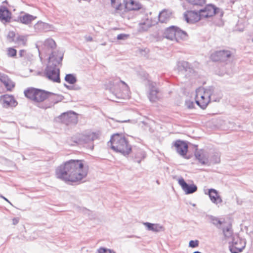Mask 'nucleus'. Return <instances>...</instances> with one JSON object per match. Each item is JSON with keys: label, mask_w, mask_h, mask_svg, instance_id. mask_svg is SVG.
Returning a JSON list of instances; mask_svg holds the SVG:
<instances>
[{"label": "nucleus", "mask_w": 253, "mask_h": 253, "mask_svg": "<svg viewBox=\"0 0 253 253\" xmlns=\"http://www.w3.org/2000/svg\"><path fill=\"white\" fill-rule=\"evenodd\" d=\"M87 173V166L79 160L67 161L56 169V177L65 182L80 181L86 176Z\"/></svg>", "instance_id": "nucleus-1"}, {"label": "nucleus", "mask_w": 253, "mask_h": 253, "mask_svg": "<svg viewBox=\"0 0 253 253\" xmlns=\"http://www.w3.org/2000/svg\"><path fill=\"white\" fill-rule=\"evenodd\" d=\"M63 58V53L60 52L58 58L53 53L51 56H49V61L44 70L45 76L50 81L60 83V70L58 65L61 64Z\"/></svg>", "instance_id": "nucleus-2"}, {"label": "nucleus", "mask_w": 253, "mask_h": 253, "mask_svg": "<svg viewBox=\"0 0 253 253\" xmlns=\"http://www.w3.org/2000/svg\"><path fill=\"white\" fill-rule=\"evenodd\" d=\"M219 8L212 4H208L198 11L190 10L184 13V17L188 23H195L203 18L210 17L217 13Z\"/></svg>", "instance_id": "nucleus-3"}, {"label": "nucleus", "mask_w": 253, "mask_h": 253, "mask_svg": "<svg viewBox=\"0 0 253 253\" xmlns=\"http://www.w3.org/2000/svg\"><path fill=\"white\" fill-rule=\"evenodd\" d=\"M108 146L125 156L128 155L131 151V147L126 137L118 133L112 135L108 142Z\"/></svg>", "instance_id": "nucleus-4"}, {"label": "nucleus", "mask_w": 253, "mask_h": 253, "mask_svg": "<svg viewBox=\"0 0 253 253\" xmlns=\"http://www.w3.org/2000/svg\"><path fill=\"white\" fill-rule=\"evenodd\" d=\"M110 90L117 99H127L129 97V88L124 81L115 79L109 82Z\"/></svg>", "instance_id": "nucleus-5"}, {"label": "nucleus", "mask_w": 253, "mask_h": 253, "mask_svg": "<svg viewBox=\"0 0 253 253\" xmlns=\"http://www.w3.org/2000/svg\"><path fill=\"white\" fill-rule=\"evenodd\" d=\"M212 91V87L206 89L203 92L201 89L196 90L195 101L201 108L205 109L211 100L218 102L222 98L221 95L219 93L218 97L215 98L214 95L211 94Z\"/></svg>", "instance_id": "nucleus-6"}, {"label": "nucleus", "mask_w": 253, "mask_h": 253, "mask_svg": "<svg viewBox=\"0 0 253 253\" xmlns=\"http://www.w3.org/2000/svg\"><path fill=\"white\" fill-rule=\"evenodd\" d=\"M24 94L26 97L35 102H41L49 97L53 93L43 90L29 87L24 91Z\"/></svg>", "instance_id": "nucleus-7"}, {"label": "nucleus", "mask_w": 253, "mask_h": 253, "mask_svg": "<svg viewBox=\"0 0 253 253\" xmlns=\"http://www.w3.org/2000/svg\"><path fill=\"white\" fill-rule=\"evenodd\" d=\"M56 46V44L55 41L52 39L48 38L44 41L41 48L40 49L39 48L38 50L40 53L43 52L46 54H50V56H51L53 53L55 55V57L58 58L61 52L58 51L56 52L53 51Z\"/></svg>", "instance_id": "nucleus-8"}, {"label": "nucleus", "mask_w": 253, "mask_h": 253, "mask_svg": "<svg viewBox=\"0 0 253 253\" xmlns=\"http://www.w3.org/2000/svg\"><path fill=\"white\" fill-rule=\"evenodd\" d=\"M99 137V133L96 132H91L88 134H79L78 143H88V148L91 150L93 149L94 146L92 142Z\"/></svg>", "instance_id": "nucleus-9"}, {"label": "nucleus", "mask_w": 253, "mask_h": 253, "mask_svg": "<svg viewBox=\"0 0 253 253\" xmlns=\"http://www.w3.org/2000/svg\"><path fill=\"white\" fill-rule=\"evenodd\" d=\"M156 21H154L152 17L148 15H145L140 21L137 31L139 33H143L148 30V29L155 25Z\"/></svg>", "instance_id": "nucleus-10"}, {"label": "nucleus", "mask_w": 253, "mask_h": 253, "mask_svg": "<svg viewBox=\"0 0 253 253\" xmlns=\"http://www.w3.org/2000/svg\"><path fill=\"white\" fill-rule=\"evenodd\" d=\"M177 68L179 72H183L187 78H190L194 75L195 72L191 65L184 61H178L177 63Z\"/></svg>", "instance_id": "nucleus-11"}, {"label": "nucleus", "mask_w": 253, "mask_h": 253, "mask_svg": "<svg viewBox=\"0 0 253 253\" xmlns=\"http://www.w3.org/2000/svg\"><path fill=\"white\" fill-rule=\"evenodd\" d=\"M59 119L61 121L66 125H75L78 122L77 115L73 111H69L62 114Z\"/></svg>", "instance_id": "nucleus-12"}, {"label": "nucleus", "mask_w": 253, "mask_h": 253, "mask_svg": "<svg viewBox=\"0 0 253 253\" xmlns=\"http://www.w3.org/2000/svg\"><path fill=\"white\" fill-rule=\"evenodd\" d=\"M149 87L148 98L151 102H156L159 99V90L156 86V83L151 81H148Z\"/></svg>", "instance_id": "nucleus-13"}, {"label": "nucleus", "mask_w": 253, "mask_h": 253, "mask_svg": "<svg viewBox=\"0 0 253 253\" xmlns=\"http://www.w3.org/2000/svg\"><path fill=\"white\" fill-rule=\"evenodd\" d=\"M245 247V243L240 238L234 239L232 244L230 245V251L232 253L241 252Z\"/></svg>", "instance_id": "nucleus-14"}, {"label": "nucleus", "mask_w": 253, "mask_h": 253, "mask_svg": "<svg viewBox=\"0 0 253 253\" xmlns=\"http://www.w3.org/2000/svg\"><path fill=\"white\" fill-rule=\"evenodd\" d=\"M178 183L186 194H192L197 190V187L196 185L188 184L182 177L178 179Z\"/></svg>", "instance_id": "nucleus-15"}, {"label": "nucleus", "mask_w": 253, "mask_h": 253, "mask_svg": "<svg viewBox=\"0 0 253 253\" xmlns=\"http://www.w3.org/2000/svg\"><path fill=\"white\" fill-rule=\"evenodd\" d=\"M131 157L135 162L140 163L146 157V152L139 148H134L131 149Z\"/></svg>", "instance_id": "nucleus-16"}, {"label": "nucleus", "mask_w": 253, "mask_h": 253, "mask_svg": "<svg viewBox=\"0 0 253 253\" xmlns=\"http://www.w3.org/2000/svg\"><path fill=\"white\" fill-rule=\"evenodd\" d=\"M2 105L4 107H15L17 102L14 99L13 96L8 94H4L0 96V99Z\"/></svg>", "instance_id": "nucleus-17"}, {"label": "nucleus", "mask_w": 253, "mask_h": 253, "mask_svg": "<svg viewBox=\"0 0 253 253\" xmlns=\"http://www.w3.org/2000/svg\"><path fill=\"white\" fill-rule=\"evenodd\" d=\"M174 146L177 153L183 157H185L188 150V145L186 142L181 140H177L175 142Z\"/></svg>", "instance_id": "nucleus-18"}, {"label": "nucleus", "mask_w": 253, "mask_h": 253, "mask_svg": "<svg viewBox=\"0 0 253 253\" xmlns=\"http://www.w3.org/2000/svg\"><path fill=\"white\" fill-rule=\"evenodd\" d=\"M0 81L8 91H11L15 86V83L8 76L1 73H0Z\"/></svg>", "instance_id": "nucleus-19"}, {"label": "nucleus", "mask_w": 253, "mask_h": 253, "mask_svg": "<svg viewBox=\"0 0 253 253\" xmlns=\"http://www.w3.org/2000/svg\"><path fill=\"white\" fill-rule=\"evenodd\" d=\"M143 224L146 228L147 230L149 231L154 232H160L165 231V227L159 223H152L150 222H143Z\"/></svg>", "instance_id": "nucleus-20"}, {"label": "nucleus", "mask_w": 253, "mask_h": 253, "mask_svg": "<svg viewBox=\"0 0 253 253\" xmlns=\"http://www.w3.org/2000/svg\"><path fill=\"white\" fill-rule=\"evenodd\" d=\"M196 159L203 165H207L209 163L208 155L204 150H200L195 153Z\"/></svg>", "instance_id": "nucleus-21"}, {"label": "nucleus", "mask_w": 253, "mask_h": 253, "mask_svg": "<svg viewBox=\"0 0 253 253\" xmlns=\"http://www.w3.org/2000/svg\"><path fill=\"white\" fill-rule=\"evenodd\" d=\"M208 195L211 201L214 204L217 205L222 202L221 197L219 195L217 191L214 189L209 190Z\"/></svg>", "instance_id": "nucleus-22"}, {"label": "nucleus", "mask_w": 253, "mask_h": 253, "mask_svg": "<svg viewBox=\"0 0 253 253\" xmlns=\"http://www.w3.org/2000/svg\"><path fill=\"white\" fill-rule=\"evenodd\" d=\"M177 27L174 26H171L167 28L164 33V37L171 41H174L176 39L175 34L176 33Z\"/></svg>", "instance_id": "nucleus-23"}, {"label": "nucleus", "mask_w": 253, "mask_h": 253, "mask_svg": "<svg viewBox=\"0 0 253 253\" xmlns=\"http://www.w3.org/2000/svg\"><path fill=\"white\" fill-rule=\"evenodd\" d=\"M10 15V13L5 7L3 6L0 8V20L2 22H9L11 18Z\"/></svg>", "instance_id": "nucleus-24"}, {"label": "nucleus", "mask_w": 253, "mask_h": 253, "mask_svg": "<svg viewBox=\"0 0 253 253\" xmlns=\"http://www.w3.org/2000/svg\"><path fill=\"white\" fill-rule=\"evenodd\" d=\"M50 28L49 24L39 21L34 25V29L36 32H42L44 31H47Z\"/></svg>", "instance_id": "nucleus-25"}, {"label": "nucleus", "mask_w": 253, "mask_h": 253, "mask_svg": "<svg viewBox=\"0 0 253 253\" xmlns=\"http://www.w3.org/2000/svg\"><path fill=\"white\" fill-rule=\"evenodd\" d=\"M124 8L128 10H137L141 9V5L134 0H131L129 2H126Z\"/></svg>", "instance_id": "nucleus-26"}, {"label": "nucleus", "mask_w": 253, "mask_h": 253, "mask_svg": "<svg viewBox=\"0 0 253 253\" xmlns=\"http://www.w3.org/2000/svg\"><path fill=\"white\" fill-rule=\"evenodd\" d=\"M112 6L116 10H122L126 3V0H111Z\"/></svg>", "instance_id": "nucleus-27"}, {"label": "nucleus", "mask_w": 253, "mask_h": 253, "mask_svg": "<svg viewBox=\"0 0 253 253\" xmlns=\"http://www.w3.org/2000/svg\"><path fill=\"white\" fill-rule=\"evenodd\" d=\"M171 13L168 10H163L159 14V20L161 23H166L170 18Z\"/></svg>", "instance_id": "nucleus-28"}, {"label": "nucleus", "mask_w": 253, "mask_h": 253, "mask_svg": "<svg viewBox=\"0 0 253 253\" xmlns=\"http://www.w3.org/2000/svg\"><path fill=\"white\" fill-rule=\"evenodd\" d=\"M36 18V16L26 13L23 15L20 16L19 18L22 23L24 24H29Z\"/></svg>", "instance_id": "nucleus-29"}, {"label": "nucleus", "mask_w": 253, "mask_h": 253, "mask_svg": "<svg viewBox=\"0 0 253 253\" xmlns=\"http://www.w3.org/2000/svg\"><path fill=\"white\" fill-rule=\"evenodd\" d=\"M188 35L187 33L177 27L176 33L175 34L176 39L174 41L178 42L180 40H185L187 39Z\"/></svg>", "instance_id": "nucleus-30"}, {"label": "nucleus", "mask_w": 253, "mask_h": 253, "mask_svg": "<svg viewBox=\"0 0 253 253\" xmlns=\"http://www.w3.org/2000/svg\"><path fill=\"white\" fill-rule=\"evenodd\" d=\"M27 36L25 35H18L15 39L14 42L18 45L25 46L26 45Z\"/></svg>", "instance_id": "nucleus-31"}, {"label": "nucleus", "mask_w": 253, "mask_h": 253, "mask_svg": "<svg viewBox=\"0 0 253 253\" xmlns=\"http://www.w3.org/2000/svg\"><path fill=\"white\" fill-rule=\"evenodd\" d=\"M221 56H220V61L226 62L231 57V53L229 50H221Z\"/></svg>", "instance_id": "nucleus-32"}, {"label": "nucleus", "mask_w": 253, "mask_h": 253, "mask_svg": "<svg viewBox=\"0 0 253 253\" xmlns=\"http://www.w3.org/2000/svg\"><path fill=\"white\" fill-rule=\"evenodd\" d=\"M209 218L210 222L215 225L217 228H220L222 222L219 220V219L216 217L212 215H210Z\"/></svg>", "instance_id": "nucleus-33"}, {"label": "nucleus", "mask_w": 253, "mask_h": 253, "mask_svg": "<svg viewBox=\"0 0 253 253\" xmlns=\"http://www.w3.org/2000/svg\"><path fill=\"white\" fill-rule=\"evenodd\" d=\"M66 82L70 84H74L76 83L77 79L73 74H69L66 75L65 77Z\"/></svg>", "instance_id": "nucleus-34"}, {"label": "nucleus", "mask_w": 253, "mask_h": 253, "mask_svg": "<svg viewBox=\"0 0 253 253\" xmlns=\"http://www.w3.org/2000/svg\"><path fill=\"white\" fill-rule=\"evenodd\" d=\"M223 233L226 239L231 237L233 234V231L230 227H227L223 229Z\"/></svg>", "instance_id": "nucleus-35"}, {"label": "nucleus", "mask_w": 253, "mask_h": 253, "mask_svg": "<svg viewBox=\"0 0 253 253\" xmlns=\"http://www.w3.org/2000/svg\"><path fill=\"white\" fill-rule=\"evenodd\" d=\"M221 50L216 51L211 54L210 58L213 61H220V56H221Z\"/></svg>", "instance_id": "nucleus-36"}, {"label": "nucleus", "mask_w": 253, "mask_h": 253, "mask_svg": "<svg viewBox=\"0 0 253 253\" xmlns=\"http://www.w3.org/2000/svg\"><path fill=\"white\" fill-rule=\"evenodd\" d=\"M211 162L213 164H218L220 162V155L218 153H215L211 159Z\"/></svg>", "instance_id": "nucleus-37"}, {"label": "nucleus", "mask_w": 253, "mask_h": 253, "mask_svg": "<svg viewBox=\"0 0 253 253\" xmlns=\"http://www.w3.org/2000/svg\"><path fill=\"white\" fill-rule=\"evenodd\" d=\"M189 3L195 5L202 6L206 2V0H186Z\"/></svg>", "instance_id": "nucleus-38"}, {"label": "nucleus", "mask_w": 253, "mask_h": 253, "mask_svg": "<svg viewBox=\"0 0 253 253\" xmlns=\"http://www.w3.org/2000/svg\"><path fill=\"white\" fill-rule=\"evenodd\" d=\"M17 51L13 48L9 47L7 48V55L9 57H14L16 56Z\"/></svg>", "instance_id": "nucleus-39"}, {"label": "nucleus", "mask_w": 253, "mask_h": 253, "mask_svg": "<svg viewBox=\"0 0 253 253\" xmlns=\"http://www.w3.org/2000/svg\"><path fill=\"white\" fill-rule=\"evenodd\" d=\"M199 242L198 240H191L189 243V246L191 248H194L197 247L199 246Z\"/></svg>", "instance_id": "nucleus-40"}, {"label": "nucleus", "mask_w": 253, "mask_h": 253, "mask_svg": "<svg viewBox=\"0 0 253 253\" xmlns=\"http://www.w3.org/2000/svg\"><path fill=\"white\" fill-rule=\"evenodd\" d=\"M139 76L143 80H148V74L145 71H140L138 73Z\"/></svg>", "instance_id": "nucleus-41"}, {"label": "nucleus", "mask_w": 253, "mask_h": 253, "mask_svg": "<svg viewBox=\"0 0 253 253\" xmlns=\"http://www.w3.org/2000/svg\"><path fill=\"white\" fill-rule=\"evenodd\" d=\"M19 56L26 59L28 56L27 51L24 49L20 50L19 52Z\"/></svg>", "instance_id": "nucleus-42"}, {"label": "nucleus", "mask_w": 253, "mask_h": 253, "mask_svg": "<svg viewBox=\"0 0 253 253\" xmlns=\"http://www.w3.org/2000/svg\"><path fill=\"white\" fill-rule=\"evenodd\" d=\"M186 107L189 109H193L194 107V103L191 100H186L185 102Z\"/></svg>", "instance_id": "nucleus-43"}, {"label": "nucleus", "mask_w": 253, "mask_h": 253, "mask_svg": "<svg viewBox=\"0 0 253 253\" xmlns=\"http://www.w3.org/2000/svg\"><path fill=\"white\" fill-rule=\"evenodd\" d=\"M128 37H129L128 35L125 34H119L117 36V38L118 40H126L127 38H128Z\"/></svg>", "instance_id": "nucleus-44"}, {"label": "nucleus", "mask_w": 253, "mask_h": 253, "mask_svg": "<svg viewBox=\"0 0 253 253\" xmlns=\"http://www.w3.org/2000/svg\"><path fill=\"white\" fill-rule=\"evenodd\" d=\"M15 33L13 31H10L7 35V38L12 41L14 42Z\"/></svg>", "instance_id": "nucleus-45"}, {"label": "nucleus", "mask_w": 253, "mask_h": 253, "mask_svg": "<svg viewBox=\"0 0 253 253\" xmlns=\"http://www.w3.org/2000/svg\"><path fill=\"white\" fill-rule=\"evenodd\" d=\"M118 122H120V123H127V122H130L132 124H135L136 123V121L134 120H123V121H118Z\"/></svg>", "instance_id": "nucleus-46"}, {"label": "nucleus", "mask_w": 253, "mask_h": 253, "mask_svg": "<svg viewBox=\"0 0 253 253\" xmlns=\"http://www.w3.org/2000/svg\"><path fill=\"white\" fill-rule=\"evenodd\" d=\"M108 250L105 248H100L98 250V253H106Z\"/></svg>", "instance_id": "nucleus-47"}, {"label": "nucleus", "mask_w": 253, "mask_h": 253, "mask_svg": "<svg viewBox=\"0 0 253 253\" xmlns=\"http://www.w3.org/2000/svg\"><path fill=\"white\" fill-rule=\"evenodd\" d=\"M19 219L18 217H15L12 219V223L13 225H16L19 222Z\"/></svg>", "instance_id": "nucleus-48"}, {"label": "nucleus", "mask_w": 253, "mask_h": 253, "mask_svg": "<svg viewBox=\"0 0 253 253\" xmlns=\"http://www.w3.org/2000/svg\"><path fill=\"white\" fill-rule=\"evenodd\" d=\"M216 93V95L215 94V93L214 92H213V90L212 89V91H211V94H214V97L215 98H217L218 97V95L219 94V93L221 95V96H222V93L219 91V92H217Z\"/></svg>", "instance_id": "nucleus-49"}, {"label": "nucleus", "mask_w": 253, "mask_h": 253, "mask_svg": "<svg viewBox=\"0 0 253 253\" xmlns=\"http://www.w3.org/2000/svg\"><path fill=\"white\" fill-rule=\"evenodd\" d=\"M86 41L87 42H91L92 41V38L90 36L85 37Z\"/></svg>", "instance_id": "nucleus-50"}, {"label": "nucleus", "mask_w": 253, "mask_h": 253, "mask_svg": "<svg viewBox=\"0 0 253 253\" xmlns=\"http://www.w3.org/2000/svg\"><path fill=\"white\" fill-rule=\"evenodd\" d=\"M0 197H1L2 198H3L4 200H5L6 201H7V202H8L9 203L11 204L10 202L6 198H5L4 197H3V196H0Z\"/></svg>", "instance_id": "nucleus-51"}, {"label": "nucleus", "mask_w": 253, "mask_h": 253, "mask_svg": "<svg viewBox=\"0 0 253 253\" xmlns=\"http://www.w3.org/2000/svg\"><path fill=\"white\" fill-rule=\"evenodd\" d=\"M106 253H115L114 252L111 251L110 250H108V251H107Z\"/></svg>", "instance_id": "nucleus-52"}, {"label": "nucleus", "mask_w": 253, "mask_h": 253, "mask_svg": "<svg viewBox=\"0 0 253 253\" xmlns=\"http://www.w3.org/2000/svg\"><path fill=\"white\" fill-rule=\"evenodd\" d=\"M65 86L67 87V88H69V86L68 85H66V84H65Z\"/></svg>", "instance_id": "nucleus-53"}, {"label": "nucleus", "mask_w": 253, "mask_h": 253, "mask_svg": "<svg viewBox=\"0 0 253 253\" xmlns=\"http://www.w3.org/2000/svg\"><path fill=\"white\" fill-rule=\"evenodd\" d=\"M65 86L67 87V88H69V86L68 85H66V84H65Z\"/></svg>", "instance_id": "nucleus-54"}]
</instances>
